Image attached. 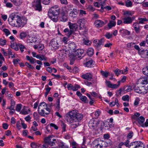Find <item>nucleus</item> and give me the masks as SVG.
Returning a JSON list of instances; mask_svg holds the SVG:
<instances>
[{
    "mask_svg": "<svg viewBox=\"0 0 148 148\" xmlns=\"http://www.w3.org/2000/svg\"><path fill=\"white\" fill-rule=\"evenodd\" d=\"M6 42L7 41L5 40L0 39V45L3 46L6 44Z\"/></svg>",
    "mask_w": 148,
    "mask_h": 148,
    "instance_id": "nucleus-47",
    "label": "nucleus"
},
{
    "mask_svg": "<svg viewBox=\"0 0 148 148\" xmlns=\"http://www.w3.org/2000/svg\"><path fill=\"white\" fill-rule=\"evenodd\" d=\"M58 145L60 148H68V147L66 145H65L64 143L62 142H60Z\"/></svg>",
    "mask_w": 148,
    "mask_h": 148,
    "instance_id": "nucleus-39",
    "label": "nucleus"
},
{
    "mask_svg": "<svg viewBox=\"0 0 148 148\" xmlns=\"http://www.w3.org/2000/svg\"><path fill=\"white\" fill-rule=\"evenodd\" d=\"M77 23L79 25L80 29L82 30L84 27V20L82 19H79L77 21Z\"/></svg>",
    "mask_w": 148,
    "mask_h": 148,
    "instance_id": "nucleus-18",
    "label": "nucleus"
},
{
    "mask_svg": "<svg viewBox=\"0 0 148 148\" xmlns=\"http://www.w3.org/2000/svg\"><path fill=\"white\" fill-rule=\"evenodd\" d=\"M80 86L77 84H75L74 85V86H73V87L72 88V90L73 91H77L78 89V88H80Z\"/></svg>",
    "mask_w": 148,
    "mask_h": 148,
    "instance_id": "nucleus-45",
    "label": "nucleus"
},
{
    "mask_svg": "<svg viewBox=\"0 0 148 148\" xmlns=\"http://www.w3.org/2000/svg\"><path fill=\"white\" fill-rule=\"evenodd\" d=\"M74 51L75 52V54L77 56H78V58H79L81 56L84 52V50L81 49H77Z\"/></svg>",
    "mask_w": 148,
    "mask_h": 148,
    "instance_id": "nucleus-17",
    "label": "nucleus"
},
{
    "mask_svg": "<svg viewBox=\"0 0 148 148\" xmlns=\"http://www.w3.org/2000/svg\"><path fill=\"white\" fill-rule=\"evenodd\" d=\"M145 0H133L134 2L137 4L141 3Z\"/></svg>",
    "mask_w": 148,
    "mask_h": 148,
    "instance_id": "nucleus-61",
    "label": "nucleus"
},
{
    "mask_svg": "<svg viewBox=\"0 0 148 148\" xmlns=\"http://www.w3.org/2000/svg\"><path fill=\"white\" fill-rule=\"evenodd\" d=\"M22 105L21 103L17 104L16 108V110L18 112H20L22 108Z\"/></svg>",
    "mask_w": 148,
    "mask_h": 148,
    "instance_id": "nucleus-38",
    "label": "nucleus"
},
{
    "mask_svg": "<svg viewBox=\"0 0 148 148\" xmlns=\"http://www.w3.org/2000/svg\"><path fill=\"white\" fill-rule=\"evenodd\" d=\"M60 101L59 99H58L57 101L56 104V108L58 110H59L60 108Z\"/></svg>",
    "mask_w": 148,
    "mask_h": 148,
    "instance_id": "nucleus-54",
    "label": "nucleus"
},
{
    "mask_svg": "<svg viewBox=\"0 0 148 148\" xmlns=\"http://www.w3.org/2000/svg\"><path fill=\"white\" fill-rule=\"evenodd\" d=\"M27 34L25 32L21 33L20 35V38L21 39H23L25 38L27 36Z\"/></svg>",
    "mask_w": 148,
    "mask_h": 148,
    "instance_id": "nucleus-53",
    "label": "nucleus"
},
{
    "mask_svg": "<svg viewBox=\"0 0 148 148\" xmlns=\"http://www.w3.org/2000/svg\"><path fill=\"white\" fill-rule=\"evenodd\" d=\"M105 83L107 86L109 88H111L112 86V84L111 83L110 81L106 80Z\"/></svg>",
    "mask_w": 148,
    "mask_h": 148,
    "instance_id": "nucleus-52",
    "label": "nucleus"
},
{
    "mask_svg": "<svg viewBox=\"0 0 148 148\" xmlns=\"http://www.w3.org/2000/svg\"><path fill=\"white\" fill-rule=\"evenodd\" d=\"M61 126L62 129L63 131L65 132L66 131V124L63 122H62L61 123Z\"/></svg>",
    "mask_w": 148,
    "mask_h": 148,
    "instance_id": "nucleus-60",
    "label": "nucleus"
},
{
    "mask_svg": "<svg viewBox=\"0 0 148 148\" xmlns=\"http://www.w3.org/2000/svg\"><path fill=\"white\" fill-rule=\"evenodd\" d=\"M19 16L14 13H12L9 16L8 21L10 25L11 26L16 27L17 21Z\"/></svg>",
    "mask_w": 148,
    "mask_h": 148,
    "instance_id": "nucleus-1",
    "label": "nucleus"
},
{
    "mask_svg": "<svg viewBox=\"0 0 148 148\" xmlns=\"http://www.w3.org/2000/svg\"><path fill=\"white\" fill-rule=\"evenodd\" d=\"M84 43L86 45H91V42L89 40L84 39L83 40Z\"/></svg>",
    "mask_w": 148,
    "mask_h": 148,
    "instance_id": "nucleus-44",
    "label": "nucleus"
},
{
    "mask_svg": "<svg viewBox=\"0 0 148 148\" xmlns=\"http://www.w3.org/2000/svg\"><path fill=\"white\" fill-rule=\"evenodd\" d=\"M140 101V99L138 98H136L134 101V104L135 106H137L139 104Z\"/></svg>",
    "mask_w": 148,
    "mask_h": 148,
    "instance_id": "nucleus-59",
    "label": "nucleus"
},
{
    "mask_svg": "<svg viewBox=\"0 0 148 148\" xmlns=\"http://www.w3.org/2000/svg\"><path fill=\"white\" fill-rule=\"evenodd\" d=\"M73 124L72 125L73 126V127L74 128H76L79 125V123L78 121L77 122L76 121L75 123L73 122Z\"/></svg>",
    "mask_w": 148,
    "mask_h": 148,
    "instance_id": "nucleus-63",
    "label": "nucleus"
},
{
    "mask_svg": "<svg viewBox=\"0 0 148 148\" xmlns=\"http://www.w3.org/2000/svg\"><path fill=\"white\" fill-rule=\"evenodd\" d=\"M122 99L124 101H129V96L128 95H126L123 96L122 98Z\"/></svg>",
    "mask_w": 148,
    "mask_h": 148,
    "instance_id": "nucleus-49",
    "label": "nucleus"
},
{
    "mask_svg": "<svg viewBox=\"0 0 148 148\" xmlns=\"http://www.w3.org/2000/svg\"><path fill=\"white\" fill-rule=\"evenodd\" d=\"M93 61L92 60H90L86 62L85 64L86 66L88 67H90L93 65Z\"/></svg>",
    "mask_w": 148,
    "mask_h": 148,
    "instance_id": "nucleus-31",
    "label": "nucleus"
},
{
    "mask_svg": "<svg viewBox=\"0 0 148 148\" xmlns=\"http://www.w3.org/2000/svg\"><path fill=\"white\" fill-rule=\"evenodd\" d=\"M125 5L127 7H131L132 5V3L130 0H125Z\"/></svg>",
    "mask_w": 148,
    "mask_h": 148,
    "instance_id": "nucleus-29",
    "label": "nucleus"
},
{
    "mask_svg": "<svg viewBox=\"0 0 148 148\" xmlns=\"http://www.w3.org/2000/svg\"><path fill=\"white\" fill-rule=\"evenodd\" d=\"M132 90V87L130 86H125L124 89L125 91L127 92L130 91Z\"/></svg>",
    "mask_w": 148,
    "mask_h": 148,
    "instance_id": "nucleus-41",
    "label": "nucleus"
},
{
    "mask_svg": "<svg viewBox=\"0 0 148 148\" xmlns=\"http://www.w3.org/2000/svg\"><path fill=\"white\" fill-rule=\"evenodd\" d=\"M47 106V104L44 102L41 103L39 106H40L41 107H42V108H43L44 109H45V108Z\"/></svg>",
    "mask_w": 148,
    "mask_h": 148,
    "instance_id": "nucleus-50",
    "label": "nucleus"
},
{
    "mask_svg": "<svg viewBox=\"0 0 148 148\" xmlns=\"http://www.w3.org/2000/svg\"><path fill=\"white\" fill-rule=\"evenodd\" d=\"M123 23L125 24H130L132 23L131 17L126 16L123 19Z\"/></svg>",
    "mask_w": 148,
    "mask_h": 148,
    "instance_id": "nucleus-11",
    "label": "nucleus"
},
{
    "mask_svg": "<svg viewBox=\"0 0 148 148\" xmlns=\"http://www.w3.org/2000/svg\"><path fill=\"white\" fill-rule=\"evenodd\" d=\"M35 7V9L36 10H38L39 11H40L42 10V8L41 5L40 0H37L36 2Z\"/></svg>",
    "mask_w": 148,
    "mask_h": 148,
    "instance_id": "nucleus-13",
    "label": "nucleus"
},
{
    "mask_svg": "<svg viewBox=\"0 0 148 148\" xmlns=\"http://www.w3.org/2000/svg\"><path fill=\"white\" fill-rule=\"evenodd\" d=\"M114 72L115 74L117 76H118L119 75L121 74H125V71L119 69H116L114 71Z\"/></svg>",
    "mask_w": 148,
    "mask_h": 148,
    "instance_id": "nucleus-22",
    "label": "nucleus"
},
{
    "mask_svg": "<svg viewBox=\"0 0 148 148\" xmlns=\"http://www.w3.org/2000/svg\"><path fill=\"white\" fill-rule=\"evenodd\" d=\"M64 32L65 33H67V34H66V35L68 37H69L74 32V31L72 30H70L69 31V29L67 28L64 30Z\"/></svg>",
    "mask_w": 148,
    "mask_h": 148,
    "instance_id": "nucleus-20",
    "label": "nucleus"
},
{
    "mask_svg": "<svg viewBox=\"0 0 148 148\" xmlns=\"http://www.w3.org/2000/svg\"><path fill=\"white\" fill-rule=\"evenodd\" d=\"M92 75L90 73H87L81 75V77L83 79L89 81L92 79Z\"/></svg>",
    "mask_w": 148,
    "mask_h": 148,
    "instance_id": "nucleus-8",
    "label": "nucleus"
},
{
    "mask_svg": "<svg viewBox=\"0 0 148 148\" xmlns=\"http://www.w3.org/2000/svg\"><path fill=\"white\" fill-rule=\"evenodd\" d=\"M88 55L90 56H91L94 54V50L92 48H89L87 50Z\"/></svg>",
    "mask_w": 148,
    "mask_h": 148,
    "instance_id": "nucleus-30",
    "label": "nucleus"
},
{
    "mask_svg": "<svg viewBox=\"0 0 148 148\" xmlns=\"http://www.w3.org/2000/svg\"><path fill=\"white\" fill-rule=\"evenodd\" d=\"M138 20H139L138 22L139 24H143L144 23V22L147 21V19L145 18H139Z\"/></svg>",
    "mask_w": 148,
    "mask_h": 148,
    "instance_id": "nucleus-36",
    "label": "nucleus"
},
{
    "mask_svg": "<svg viewBox=\"0 0 148 148\" xmlns=\"http://www.w3.org/2000/svg\"><path fill=\"white\" fill-rule=\"evenodd\" d=\"M119 32L123 35H127L126 32H127V30L124 29H121L120 30Z\"/></svg>",
    "mask_w": 148,
    "mask_h": 148,
    "instance_id": "nucleus-57",
    "label": "nucleus"
},
{
    "mask_svg": "<svg viewBox=\"0 0 148 148\" xmlns=\"http://www.w3.org/2000/svg\"><path fill=\"white\" fill-rule=\"evenodd\" d=\"M47 59V58L44 55L42 54L40 57V60L41 61L43 60H46Z\"/></svg>",
    "mask_w": 148,
    "mask_h": 148,
    "instance_id": "nucleus-62",
    "label": "nucleus"
},
{
    "mask_svg": "<svg viewBox=\"0 0 148 148\" xmlns=\"http://www.w3.org/2000/svg\"><path fill=\"white\" fill-rule=\"evenodd\" d=\"M93 148H102L103 147H105L108 146L107 142L104 141H99L96 140L92 143Z\"/></svg>",
    "mask_w": 148,
    "mask_h": 148,
    "instance_id": "nucleus-3",
    "label": "nucleus"
},
{
    "mask_svg": "<svg viewBox=\"0 0 148 148\" xmlns=\"http://www.w3.org/2000/svg\"><path fill=\"white\" fill-rule=\"evenodd\" d=\"M105 127L106 128V129L110 130V128L113 127V125L110 124L109 122H107L106 123H105Z\"/></svg>",
    "mask_w": 148,
    "mask_h": 148,
    "instance_id": "nucleus-34",
    "label": "nucleus"
},
{
    "mask_svg": "<svg viewBox=\"0 0 148 148\" xmlns=\"http://www.w3.org/2000/svg\"><path fill=\"white\" fill-rule=\"evenodd\" d=\"M133 14V13H132L131 11H126L124 13V15L126 16L128 15V16H132Z\"/></svg>",
    "mask_w": 148,
    "mask_h": 148,
    "instance_id": "nucleus-58",
    "label": "nucleus"
},
{
    "mask_svg": "<svg viewBox=\"0 0 148 148\" xmlns=\"http://www.w3.org/2000/svg\"><path fill=\"white\" fill-rule=\"evenodd\" d=\"M60 12V8L58 5L53 6L51 7L48 12V15L49 17H50V15L57 16Z\"/></svg>",
    "mask_w": 148,
    "mask_h": 148,
    "instance_id": "nucleus-5",
    "label": "nucleus"
},
{
    "mask_svg": "<svg viewBox=\"0 0 148 148\" xmlns=\"http://www.w3.org/2000/svg\"><path fill=\"white\" fill-rule=\"evenodd\" d=\"M133 133L132 132H130L128 134L127 138L130 139L132 138L133 136Z\"/></svg>",
    "mask_w": 148,
    "mask_h": 148,
    "instance_id": "nucleus-64",
    "label": "nucleus"
},
{
    "mask_svg": "<svg viewBox=\"0 0 148 148\" xmlns=\"http://www.w3.org/2000/svg\"><path fill=\"white\" fill-rule=\"evenodd\" d=\"M11 1L16 6L20 5L22 2V0H11Z\"/></svg>",
    "mask_w": 148,
    "mask_h": 148,
    "instance_id": "nucleus-26",
    "label": "nucleus"
},
{
    "mask_svg": "<svg viewBox=\"0 0 148 148\" xmlns=\"http://www.w3.org/2000/svg\"><path fill=\"white\" fill-rule=\"evenodd\" d=\"M95 26L98 27H102L104 24V22L101 20H97L95 22Z\"/></svg>",
    "mask_w": 148,
    "mask_h": 148,
    "instance_id": "nucleus-15",
    "label": "nucleus"
},
{
    "mask_svg": "<svg viewBox=\"0 0 148 148\" xmlns=\"http://www.w3.org/2000/svg\"><path fill=\"white\" fill-rule=\"evenodd\" d=\"M139 54L143 58L148 59V50H143L139 51Z\"/></svg>",
    "mask_w": 148,
    "mask_h": 148,
    "instance_id": "nucleus-9",
    "label": "nucleus"
},
{
    "mask_svg": "<svg viewBox=\"0 0 148 148\" xmlns=\"http://www.w3.org/2000/svg\"><path fill=\"white\" fill-rule=\"evenodd\" d=\"M18 46L21 52H23L24 51V49H26L25 47L21 44H19Z\"/></svg>",
    "mask_w": 148,
    "mask_h": 148,
    "instance_id": "nucleus-42",
    "label": "nucleus"
},
{
    "mask_svg": "<svg viewBox=\"0 0 148 148\" xmlns=\"http://www.w3.org/2000/svg\"><path fill=\"white\" fill-rule=\"evenodd\" d=\"M69 25L70 30H73L77 27V25L76 23H72L69 22Z\"/></svg>",
    "mask_w": 148,
    "mask_h": 148,
    "instance_id": "nucleus-23",
    "label": "nucleus"
},
{
    "mask_svg": "<svg viewBox=\"0 0 148 148\" xmlns=\"http://www.w3.org/2000/svg\"><path fill=\"white\" fill-rule=\"evenodd\" d=\"M118 84H112V86L111 88H112L116 89L118 88L120 85V81H118Z\"/></svg>",
    "mask_w": 148,
    "mask_h": 148,
    "instance_id": "nucleus-40",
    "label": "nucleus"
},
{
    "mask_svg": "<svg viewBox=\"0 0 148 148\" xmlns=\"http://www.w3.org/2000/svg\"><path fill=\"white\" fill-rule=\"evenodd\" d=\"M78 10L77 9L74 8L70 13V16L73 18L77 17L78 14Z\"/></svg>",
    "mask_w": 148,
    "mask_h": 148,
    "instance_id": "nucleus-14",
    "label": "nucleus"
},
{
    "mask_svg": "<svg viewBox=\"0 0 148 148\" xmlns=\"http://www.w3.org/2000/svg\"><path fill=\"white\" fill-rule=\"evenodd\" d=\"M140 26H138V27H134V29L136 34H138L140 32Z\"/></svg>",
    "mask_w": 148,
    "mask_h": 148,
    "instance_id": "nucleus-48",
    "label": "nucleus"
},
{
    "mask_svg": "<svg viewBox=\"0 0 148 148\" xmlns=\"http://www.w3.org/2000/svg\"><path fill=\"white\" fill-rule=\"evenodd\" d=\"M101 73L102 76H104L105 77H107L109 75V72L106 71H101Z\"/></svg>",
    "mask_w": 148,
    "mask_h": 148,
    "instance_id": "nucleus-37",
    "label": "nucleus"
},
{
    "mask_svg": "<svg viewBox=\"0 0 148 148\" xmlns=\"http://www.w3.org/2000/svg\"><path fill=\"white\" fill-rule=\"evenodd\" d=\"M134 148H145L144 145L140 141H135L132 143Z\"/></svg>",
    "mask_w": 148,
    "mask_h": 148,
    "instance_id": "nucleus-7",
    "label": "nucleus"
},
{
    "mask_svg": "<svg viewBox=\"0 0 148 148\" xmlns=\"http://www.w3.org/2000/svg\"><path fill=\"white\" fill-rule=\"evenodd\" d=\"M132 118L136 120L143 127H144L143 122L145 121V119L143 116H140L139 118H137L134 116H133L132 117Z\"/></svg>",
    "mask_w": 148,
    "mask_h": 148,
    "instance_id": "nucleus-10",
    "label": "nucleus"
},
{
    "mask_svg": "<svg viewBox=\"0 0 148 148\" xmlns=\"http://www.w3.org/2000/svg\"><path fill=\"white\" fill-rule=\"evenodd\" d=\"M27 22V20L26 19L22 18L19 16V18H18L17 21L16 27H22L26 24Z\"/></svg>",
    "mask_w": 148,
    "mask_h": 148,
    "instance_id": "nucleus-6",
    "label": "nucleus"
},
{
    "mask_svg": "<svg viewBox=\"0 0 148 148\" xmlns=\"http://www.w3.org/2000/svg\"><path fill=\"white\" fill-rule=\"evenodd\" d=\"M69 57L73 60L76 59L77 58V56L75 54V52L73 51V52L69 55Z\"/></svg>",
    "mask_w": 148,
    "mask_h": 148,
    "instance_id": "nucleus-46",
    "label": "nucleus"
},
{
    "mask_svg": "<svg viewBox=\"0 0 148 148\" xmlns=\"http://www.w3.org/2000/svg\"><path fill=\"white\" fill-rule=\"evenodd\" d=\"M101 113V111L99 110H98L95 112V116L98 117L100 115Z\"/></svg>",
    "mask_w": 148,
    "mask_h": 148,
    "instance_id": "nucleus-56",
    "label": "nucleus"
},
{
    "mask_svg": "<svg viewBox=\"0 0 148 148\" xmlns=\"http://www.w3.org/2000/svg\"><path fill=\"white\" fill-rule=\"evenodd\" d=\"M26 59L29 61L32 64H34L36 62V60L35 59L33 58L32 57H30L28 56H26Z\"/></svg>",
    "mask_w": 148,
    "mask_h": 148,
    "instance_id": "nucleus-24",
    "label": "nucleus"
},
{
    "mask_svg": "<svg viewBox=\"0 0 148 148\" xmlns=\"http://www.w3.org/2000/svg\"><path fill=\"white\" fill-rule=\"evenodd\" d=\"M27 108L24 106L23 109L20 111V113L23 115H26L28 114L27 112Z\"/></svg>",
    "mask_w": 148,
    "mask_h": 148,
    "instance_id": "nucleus-27",
    "label": "nucleus"
},
{
    "mask_svg": "<svg viewBox=\"0 0 148 148\" xmlns=\"http://www.w3.org/2000/svg\"><path fill=\"white\" fill-rule=\"evenodd\" d=\"M101 123L103 125L104 124L103 122L102 121L99 120H94V119H91L88 125L90 127H92L94 129H96L97 128V127L99 124Z\"/></svg>",
    "mask_w": 148,
    "mask_h": 148,
    "instance_id": "nucleus-4",
    "label": "nucleus"
},
{
    "mask_svg": "<svg viewBox=\"0 0 148 148\" xmlns=\"http://www.w3.org/2000/svg\"><path fill=\"white\" fill-rule=\"evenodd\" d=\"M143 74L148 76V66L143 68L142 69Z\"/></svg>",
    "mask_w": 148,
    "mask_h": 148,
    "instance_id": "nucleus-35",
    "label": "nucleus"
},
{
    "mask_svg": "<svg viewBox=\"0 0 148 148\" xmlns=\"http://www.w3.org/2000/svg\"><path fill=\"white\" fill-rule=\"evenodd\" d=\"M104 39L102 38L101 39L98 41H96L95 43V46L97 47H100L101 45H103L104 43Z\"/></svg>",
    "mask_w": 148,
    "mask_h": 148,
    "instance_id": "nucleus-19",
    "label": "nucleus"
},
{
    "mask_svg": "<svg viewBox=\"0 0 148 148\" xmlns=\"http://www.w3.org/2000/svg\"><path fill=\"white\" fill-rule=\"evenodd\" d=\"M52 14L50 15V17L51 19L54 22H56L58 21V19L57 18V17L56 16L53 15V16H51Z\"/></svg>",
    "mask_w": 148,
    "mask_h": 148,
    "instance_id": "nucleus-43",
    "label": "nucleus"
},
{
    "mask_svg": "<svg viewBox=\"0 0 148 148\" xmlns=\"http://www.w3.org/2000/svg\"><path fill=\"white\" fill-rule=\"evenodd\" d=\"M69 47L71 50L75 51L76 50V45L74 43H71L69 45Z\"/></svg>",
    "mask_w": 148,
    "mask_h": 148,
    "instance_id": "nucleus-32",
    "label": "nucleus"
},
{
    "mask_svg": "<svg viewBox=\"0 0 148 148\" xmlns=\"http://www.w3.org/2000/svg\"><path fill=\"white\" fill-rule=\"evenodd\" d=\"M134 90L135 92L139 93H143V94H145L147 93V92H145V93L143 92L142 91V89H141L140 88L136 86H135Z\"/></svg>",
    "mask_w": 148,
    "mask_h": 148,
    "instance_id": "nucleus-21",
    "label": "nucleus"
},
{
    "mask_svg": "<svg viewBox=\"0 0 148 148\" xmlns=\"http://www.w3.org/2000/svg\"><path fill=\"white\" fill-rule=\"evenodd\" d=\"M60 20L62 21L65 22L67 20V18L66 15H63L61 18Z\"/></svg>",
    "mask_w": 148,
    "mask_h": 148,
    "instance_id": "nucleus-55",
    "label": "nucleus"
},
{
    "mask_svg": "<svg viewBox=\"0 0 148 148\" xmlns=\"http://www.w3.org/2000/svg\"><path fill=\"white\" fill-rule=\"evenodd\" d=\"M116 24V22L114 21H110L108 24V26L109 29H111Z\"/></svg>",
    "mask_w": 148,
    "mask_h": 148,
    "instance_id": "nucleus-28",
    "label": "nucleus"
},
{
    "mask_svg": "<svg viewBox=\"0 0 148 148\" xmlns=\"http://www.w3.org/2000/svg\"><path fill=\"white\" fill-rule=\"evenodd\" d=\"M77 114V110H73L70 111L66 114V119L68 122L72 123L73 122H76L75 116Z\"/></svg>",
    "mask_w": 148,
    "mask_h": 148,
    "instance_id": "nucleus-2",
    "label": "nucleus"
},
{
    "mask_svg": "<svg viewBox=\"0 0 148 148\" xmlns=\"http://www.w3.org/2000/svg\"><path fill=\"white\" fill-rule=\"evenodd\" d=\"M76 116H75V117H76V121H79L81 120L83 118V115L81 114L78 113L77 111V114H76Z\"/></svg>",
    "mask_w": 148,
    "mask_h": 148,
    "instance_id": "nucleus-25",
    "label": "nucleus"
},
{
    "mask_svg": "<svg viewBox=\"0 0 148 148\" xmlns=\"http://www.w3.org/2000/svg\"><path fill=\"white\" fill-rule=\"evenodd\" d=\"M3 31L5 33V35L6 36H8L10 34V33L8 29L5 28L3 29Z\"/></svg>",
    "mask_w": 148,
    "mask_h": 148,
    "instance_id": "nucleus-51",
    "label": "nucleus"
},
{
    "mask_svg": "<svg viewBox=\"0 0 148 148\" xmlns=\"http://www.w3.org/2000/svg\"><path fill=\"white\" fill-rule=\"evenodd\" d=\"M50 45L54 49H57L58 48V43L57 42V40L55 39H53L50 42Z\"/></svg>",
    "mask_w": 148,
    "mask_h": 148,
    "instance_id": "nucleus-12",
    "label": "nucleus"
},
{
    "mask_svg": "<svg viewBox=\"0 0 148 148\" xmlns=\"http://www.w3.org/2000/svg\"><path fill=\"white\" fill-rule=\"evenodd\" d=\"M44 109L42 107L38 106V111L39 114L41 116H45V114H46V112L44 110Z\"/></svg>",
    "mask_w": 148,
    "mask_h": 148,
    "instance_id": "nucleus-16",
    "label": "nucleus"
},
{
    "mask_svg": "<svg viewBox=\"0 0 148 148\" xmlns=\"http://www.w3.org/2000/svg\"><path fill=\"white\" fill-rule=\"evenodd\" d=\"M79 98L81 100L84 102L85 103H88V101L87 100V97L85 96H82L79 97Z\"/></svg>",
    "mask_w": 148,
    "mask_h": 148,
    "instance_id": "nucleus-33",
    "label": "nucleus"
}]
</instances>
